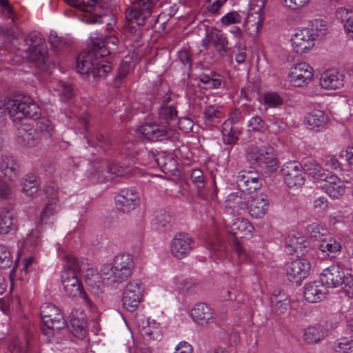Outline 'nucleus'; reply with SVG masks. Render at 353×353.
Segmentation results:
<instances>
[{
	"label": "nucleus",
	"instance_id": "nucleus-1",
	"mask_svg": "<svg viewBox=\"0 0 353 353\" xmlns=\"http://www.w3.org/2000/svg\"><path fill=\"white\" fill-rule=\"evenodd\" d=\"M83 271L82 266L72 256H65V268L61 274V281L65 295L75 299L81 298L89 306L91 301L83 290L81 283L77 278V274Z\"/></svg>",
	"mask_w": 353,
	"mask_h": 353
},
{
	"label": "nucleus",
	"instance_id": "nucleus-2",
	"mask_svg": "<svg viewBox=\"0 0 353 353\" xmlns=\"http://www.w3.org/2000/svg\"><path fill=\"white\" fill-rule=\"evenodd\" d=\"M153 2L152 0H137L125 11L126 23L125 29L139 41L141 37L140 26L145 24V20L151 15Z\"/></svg>",
	"mask_w": 353,
	"mask_h": 353
},
{
	"label": "nucleus",
	"instance_id": "nucleus-3",
	"mask_svg": "<svg viewBox=\"0 0 353 353\" xmlns=\"http://www.w3.org/2000/svg\"><path fill=\"white\" fill-rule=\"evenodd\" d=\"M133 267L134 261L130 254H119L114 256L112 263L102 265L101 274L111 282L122 283L131 275Z\"/></svg>",
	"mask_w": 353,
	"mask_h": 353
},
{
	"label": "nucleus",
	"instance_id": "nucleus-4",
	"mask_svg": "<svg viewBox=\"0 0 353 353\" xmlns=\"http://www.w3.org/2000/svg\"><path fill=\"white\" fill-rule=\"evenodd\" d=\"M99 52L80 53L77 59V70L81 74H92L94 79L105 77L111 71V66L105 59L99 58Z\"/></svg>",
	"mask_w": 353,
	"mask_h": 353
},
{
	"label": "nucleus",
	"instance_id": "nucleus-5",
	"mask_svg": "<svg viewBox=\"0 0 353 353\" xmlns=\"http://www.w3.org/2000/svg\"><path fill=\"white\" fill-rule=\"evenodd\" d=\"M320 280L326 287L337 288L343 285L344 291L349 297L353 296V276L345 274L343 268L337 264H333L323 270Z\"/></svg>",
	"mask_w": 353,
	"mask_h": 353
},
{
	"label": "nucleus",
	"instance_id": "nucleus-6",
	"mask_svg": "<svg viewBox=\"0 0 353 353\" xmlns=\"http://www.w3.org/2000/svg\"><path fill=\"white\" fill-rule=\"evenodd\" d=\"M7 110L10 117L14 121H20L23 118L37 119L41 114L39 106L28 97L8 99Z\"/></svg>",
	"mask_w": 353,
	"mask_h": 353
},
{
	"label": "nucleus",
	"instance_id": "nucleus-7",
	"mask_svg": "<svg viewBox=\"0 0 353 353\" xmlns=\"http://www.w3.org/2000/svg\"><path fill=\"white\" fill-rule=\"evenodd\" d=\"M57 213V205L54 202L47 203L41 210L37 218L36 225L27 235L26 239L21 243L20 246L23 249L31 250L37 248L41 243V227L47 224L50 219Z\"/></svg>",
	"mask_w": 353,
	"mask_h": 353
},
{
	"label": "nucleus",
	"instance_id": "nucleus-8",
	"mask_svg": "<svg viewBox=\"0 0 353 353\" xmlns=\"http://www.w3.org/2000/svg\"><path fill=\"white\" fill-rule=\"evenodd\" d=\"M131 170L123 165H104L95 162L90 165L87 174L88 179L93 182H105L113 180L117 176H123L130 173Z\"/></svg>",
	"mask_w": 353,
	"mask_h": 353
},
{
	"label": "nucleus",
	"instance_id": "nucleus-9",
	"mask_svg": "<svg viewBox=\"0 0 353 353\" xmlns=\"http://www.w3.org/2000/svg\"><path fill=\"white\" fill-rule=\"evenodd\" d=\"M42 320L41 331L48 337L54 336V330H60L65 326V321L59 309L54 304L44 303L40 307Z\"/></svg>",
	"mask_w": 353,
	"mask_h": 353
},
{
	"label": "nucleus",
	"instance_id": "nucleus-10",
	"mask_svg": "<svg viewBox=\"0 0 353 353\" xmlns=\"http://www.w3.org/2000/svg\"><path fill=\"white\" fill-rule=\"evenodd\" d=\"M144 286L138 279L128 282L122 294V305L128 312H134L143 300Z\"/></svg>",
	"mask_w": 353,
	"mask_h": 353
},
{
	"label": "nucleus",
	"instance_id": "nucleus-11",
	"mask_svg": "<svg viewBox=\"0 0 353 353\" xmlns=\"http://www.w3.org/2000/svg\"><path fill=\"white\" fill-rule=\"evenodd\" d=\"M317 34L309 27L296 30L291 38L292 48L298 54H304L310 51L314 46Z\"/></svg>",
	"mask_w": 353,
	"mask_h": 353
},
{
	"label": "nucleus",
	"instance_id": "nucleus-12",
	"mask_svg": "<svg viewBox=\"0 0 353 353\" xmlns=\"http://www.w3.org/2000/svg\"><path fill=\"white\" fill-rule=\"evenodd\" d=\"M29 48L27 50V57L35 62L38 66L46 64L47 47L45 41L39 33L30 34L26 38Z\"/></svg>",
	"mask_w": 353,
	"mask_h": 353
},
{
	"label": "nucleus",
	"instance_id": "nucleus-13",
	"mask_svg": "<svg viewBox=\"0 0 353 353\" xmlns=\"http://www.w3.org/2000/svg\"><path fill=\"white\" fill-rule=\"evenodd\" d=\"M267 0H251L246 23L250 34L258 35L260 32L265 19V6Z\"/></svg>",
	"mask_w": 353,
	"mask_h": 353
},
{
	"label": "nucleus",
	"instance_id": "nucleus-14",
	"mask_svg": "<svg viewBox=\"0 0 353 353\" xmlns=\"http://www.w3.org/2000/svg\"><path fill=\"white\" fill-rule=\"evenodd\" d=\"M312 68L305 62L294 64L290 69L288 77L290 83L296 87L308 84L313 79Z\"/></svg>",
	"mask_w": 353,
	"mask_h": 353
},
{
	"label": "nucleus",
	"instance_id": "nucleus-15",
	"mask_svg": "<svg viewBox=\"0 0 353 353\" xmlns=\"http://www.w3.org/2000/svg\"><path fill=\"white\" fill-rule=\"evenodd\" d=\"M225 224L228 232L233 235L235 239L250 237L254 230L252 223L243 217H229L225 220Z\"/></svg>",
	"mask_w": 353,
	"mask_h": 353
},
{
	"label": "nucleus",
	"instance_id": "nucleus-16",
	"mask_svg": "<svg viewBox=\"0 0 353 353\" xmlns=\"http://www.w3.org/2000/svg\"><path fill=\"white\" fill-rule=\"evenodd\" d=\"M160 121L161 124L147 123L141 125L137 131V135L146 140L154 141L169 137V128L165 123V119H161V112L160 113Z\"/></svg>",
	"mask_w": 353,
	"mask_h": 353
},
{
	"label": "nucleus",
	"instance_id": "nucleus-17",
	"mask_svg": "<svg viewBox=\"0 0 353 353\" xmlns=\"http://www.w3.org/2000/svg\"><path fill=\"white\" fill-rule=\"evenodd\" d=\"M303 166L297 161L285 163L281 169L285 183L290 188L300 187L305 183Z\"/></svg>",
	"mask_w": 353,
	"mask_h": 353
},
{
	"label": "nucleus",
	"instance_id": "nucleus-18",
	"mask_svg": "<svg viewBox=\"0 0 353 353\" xmlns=\"http://www.w3.org/2000/svg\"><path fill=\"white\" fill-rule=\"evenodd\" d=\"M310 268L308 260L299 258L287 265L286 274L290 281L301 283L309 275Z\"/></svg>",
	"mask_w": 353,
	"mask_h": 353
},
{
	"label": "nucleus",
	"instance_id": "nucleus-19",
	"mask_svg": "<svg viewBox=\"0 0 353 353\" xmlns=\"http://www.w3.org/2000/svg\"><path fill=\"white\" fill-rule=\"evenodd\" d=\"M194 241L185 233L176 234L171 241L170 250L174 257L181 259L190 254L193 248Z\"/></svg>",
	"mask_w": 353,
	"mask_h": 353
},
{
	"label": "nucleus",
	"instance_id": "nucleus-20",
	"mask_svg": "<svg viewBox=\"0 0 353 353\" xmlns=\"http://www.w3.org/2000/svg\"><path fill=\"white\" fill-rule=\"evenodd\" d=\"M268 196L263 193H255L254 195L250 196L247 201L248 214L254 219L264 216L268 212Z\"/></svg>",
	"mask_w": 353,
	"mask_h": 353
},
{
	"label": "nucleus",
	"instance_id": "nucleus-21",
	"mask_svg": "<svg viewBox=\"0 0 353 353\" xmlns=\"http://www.w3.org/2000/svg\"><path fill=\"white\" fill-rule=\"evenodd\" d=\"M236 183L239 189L250 196L256 193V190L261 186L259 174L252 172H240L237 176Z\"/></svg>",
	"mask_w": 353,
	"mask_h": 353
},
{
	"label": "nucleus",
	"instance_id": "nucleus-22",
	"mask_svg": "<svg viewBox=\"0 0 353 353\" xmlns=\"http://www.w3.org/2000/svg\"><path fill=\"white\" fill-rule=\"evenodd\" d=\"M91 37V42L94 51L99 52V56L105 57L117 50L119 39L114 35L109 37L101 34H94Z\"/></svg>",
	"mask_w": 353,
	"mask_h": 353
},
{
	"label": "nucleus",
	"instance_id": "nucleus-23",
	"mask_svg": "<svg viewBox=\"0 0 353 353\" xmlns=\"http://www.w3.org/2000/svg\"><path fill=\"white\" fill-rule=\"evenodd\" d=\"M247 156L250 160L259 165L265 164L267 166L273 167L276 164L272 148L270 147L259 148L256 145H250L247 150Z\"/></svg>",
	"mask_w": 353,
	"mask_h": 353
},
{
	"label": "nucleus",
	"instance_id": "nucleus-24",
	"mask_svg": "<svg viewBox=\"0 0 353 353\" xmlns=\"http://www.w3.org/2000/svg\"><path fill=\"white\" fill-rule=\"evenodd\" d=\"M161 119H165V123L168 124L169 132L172 130V128L178 124L179 129L185 132L192 130L193 122L187 118H183L178 120L177 111L172 107H164L161 110Z\"/></svg>",
	"mask_w": 353,
	"mask_h": 353
},
{
	"label": "nucleus",
	"instance_id": "nucleus-25",
	"mask_svg": "<svg viewBox=\"0 0 353 353\" xmlns=\"http://www.w3.org/2000/svg\"><path fill=\"white\" fill-rule=\"evenodd\" d=\"M139 194L132 189H123L115 198V204L120 212L128 213L134 210L139 203Z\"/></svg>",
	"mask_w": 353,
	"mask_h": 353
},
{
	"label": "nucleus",
	"instance_id": "nucleus-26",
	"mask_svg": "<svg viewBox=\"0 0 353 353\" xmlns=\"http://www.w3.org/2000/svg\"><path fill=\"white\" fill-rule=\"evenodd\" d=\"M319 83L326 90H337L344 87L345 75L336 69H330L321 73Z\"/></svg>",
	"mask_w": 353,
	"mask_h": 353
},
{
	"label": "nucleus",
	"instance_id": "nucleus-27",
	"mask_svg": "<svg viewBox=\"0 0 353 353\" xmlns=\"http://www.w3.org/2000/svg\"><path fill=\"white\" fill-rule=\"evenodd\" d=\"M323 184L321 185L324 192L332 199H339L345 192V182L334 174L321 178Z\"/></svg>",
	"mask_w": 353,
	"mask_h": 353
},
{
	"label": "nucleus",
	"instance_id": "nucleus-28",
	"mask_svg": "<svg viewBox=\"0 0 353 353\" xmlns=\"http://www.w3.org/2000/svg\"><path fill=\"white\" fill-rule=\"evenodd\" d=\"M190 316L194 323L205 326L213 321L214 311L208 305L199 303L192 307Z\"/></svg>",
	"mask_w": 353,
	"mask_h": 353
},
{
	"label": "nucleus",
	"instance_id": "nucleus-29",
	"mask_svg": "<svg viewBox=\"0 0 353 353\" xmlns=\"http://www.w3.org/2000/svg\"><path fill=\"white\" fill-rule=\"evenodd\" d=\"M303 294L304 298L307 302L316 303L325 299L327 289L321 280L319 281L310 282L305 286Z\"/></svg>",
	"mask_w": 353,
	"mask_h": 353
},
{
	"label": "nucleus",
	"instance_id": "nucleus-30",
	"mask_svg": "<svg viewBox=\"0 0 353 353\" xmlns=\"http://www.w3.org/2000/svg\"><path fill=\"white\" fill-rule=\"evenodd\" d=\"M286 246L290 248V252L303 255L307 252L309 243L302 234L298 232L290 233L285 240Z\"/></svg>",
	"mask_w": 353,
	"mask_h": 353
},
{
	"label": "nucleus",
	"instance_id": "nucleus-31",
	"mask_svg": "<svg viewBox=\"0 0 353 353\" xmlns=\"http://www.w3.org/2000/svg\"><path fill=\"white\" fill-rule=\"evenodd\" d=\"M0 171L5 177L13 181L19 176L20 168L13 157L2 155L0 159Z\"/></svg>",
	"mask_w": 353,
	"mask_h": 353
},
{
	"label": "nucleus",
	"instance_id": "nucleus-32",
	"mask_svg": "<svg viewBox=\"0 0 353 353\" xmlns=\"http://www.w3.org/2000/svg\"><path fill=\"white\" fill-rule=\"evenodd\" d=\"M328 122L326 114L320 110H314L309 112L305 118V123L311 130L320 131Z\"/></svg>",
	"mask_w": 353,
	"mask_h": 353
},
{
	"label": "nucleus",
	"instance_id": "nucleus-33",
	"mask_svg": "<svg viewBox=\"0 0 353 353\" xmlns=\"http://www.w3.org/2000/svg\"><path fill=\"white\" fill-rule=\"evenodd\" d=\"M326 333L321 325H310L306 327L303 332V341L307 344L320 343L325 338Z\"/></svg>",
	"mask_w": 353,
	"mask_h": 353
},
{
	"label": "nucleus",
	"instance_id": "nucleus-34",
	"mask_svg": "<svg viewBox=\"0 0 353 353\" xmlns=\"http://www.w3.org/2000/svg\"><path fill=\"white\" fill-rule=\"evenodd\" d=\"M335 14L343 23L345 32L353 37V10L340 7L336 9Z\"/></svg>",
	"mask_w": 353,
	"mask_h": 353
},
{
	"label": "nucleus",
	"instance_id": "nucleus-35",
	"mask_svg": "<svg viewBox=\"0 0 353 353\" xmlns=\"http://www.w3.org/2000/svg\"><path fill=\"white\" fill-rule=\"evenodd\" d=\"M190 181L194 185L196 195L199 198L205 200L207 194L205 189V177L203 172L200 169H194L190 174Z\"/></svg>",
	"mask_w": 353,
	"mask_h": 353
},
{
	"label": "nucleus",
	"instance_id": "nucleus-36",
	"mask_svg": "<svg viewBox=\"0 0 353 353\" xmlns=\"http://www.w3.org/2000/svg\"><path fill=\"white\" fill-rule=\"evenodd\" d=\"M70 332L77 338L83 339L87 334V323L83 316H73L70 320Z\"/></svg>",
	"mask_w": 353,
	"mask_h": 353
},
{
	"label": "nucleus",
	"instance_id": "nucleus-37",
	"mask_svg": "<svg viewBox=\"0 0 353 353\" xmlns=\"http://www.w3.org/2000/svg\"><path fill=\"white\" fill-rule=\"evenodd\" d=\"M341 249L340 243L333 238L324 239L319 245V250L330 257H334L336 253L340 252Z\"/></svg>",
	"mask_w": 353,
	"mask_h": 353
},
{
	"label": "nucleus",
	"instance_id": "nucleus-38",
	"mask_svg": "<svg viewBox=\"0 0 353 353\" xmlns=\"http://www.w3.org/2000/svg\"><path fill=\"white\" fill-rule=\"evenodd\" d=\"M14 229V218L12 212L6 209L0 211V233L6 234Z\"/></svg>",
	"mask_w": 353,
	"mask_h": 353
},
{
	"label": "nucleus",
	"instance_id": "nucleus-39",
	"mask_svg": "<svg viewBox=\"0 0 353 353\" xmlns=\"http://www.w3.org/2000/svg\"><path fill=\"white\" fill-rule=\"evenodd\" d=\"M212 42L220 54H225L229 48L227 36L221 31H216L212 34Z\"/></svg>",
	"mask_w": 353,
	"mask_h": 353
},
{
	"label": "nucleus",
	"instance_id": "nucleus-40",
	"mask_svg": "<svg viewBox=\"0 0 353 353\" xmlns=\"http://www.w3.org/2000/svg\"><path fill=\"white\" fill-rule=\"evenodd\" d=\"M18 143L22 146L31 148L38 144V141L34 137L33 130H26L22 128L19 131Z\"/></svg>",
	"mask_w": 353,
	"mask_h": 353
},
{
	"label": "nucleus",
	"instance_id": "nucleus-41",
	"mask_svg": "<svg viewBox=\"0 0 353 353\" xmlns=\"http://www.w3.org/2000/svg\"><path fill=\"white\" fill-rule=\"evenodd\" d=\"M303 172L312 176L315 180L321 181V178H325V174L322 172L321 167L314 161H307L303 166Z\"/></svg>",
	"mask_w": 353,
	"mask_h": 353
},
{
	"label": "nucleus",
	"instance_id": "nucleus-42",
	"mask_svg": "<svg viewBox=\"0 0 353 353\" xmlns=\"http://www.w3.org/2000/svg\"><path fill=\"white\" fill-rule=\"evenodd\" d=\"M157 162L165 173H172L177 170L176 161L170 155L159 154L157 158Z\"/></svg>",
	"mask_w": 353,
	"mask_h": 353
},
{
	"label": "nucleus",
	"instance_id": "nucleus-43",
	"mask_svg": "<svg viewBox=\"0 0 353 353\" xmlns=\"http://www.w3.org/2000/svg\"><path fill=\"white\" fill-rule=\"evenodd\" d=\"M334 348L339 353H352L353 339L350 337H341L335 342Z\"/></svg>",
	"mask_w": 353,
	"mask_h": 353
},
{
	"label": "nucleus",
	"instance_id": "nucleus-44",
	"mask_svg": "<svg viewBox=\"0 0 353 353\" xmlns=\"http://www.w3.org/2000/svg\"><path fill=\"white\" fill-rule=\"evenodd\" d=\"M272 302L274 303L272 310L277 314H285L290 306V300L285 295L281 296L279 299L274 296V298H272Z\"/></svg>",
	"mask_w": 353,
	"mask_h": 353
},
{
	"label": "nucleus",
	"instance_id": "nucleus-45",
	"mask_svg": "<svg viewBox=\"0 0 353 353\" xmlns=\"http://www.w3.org/2000/svg\"><path fill=\"white\" fill-rule=\"evenodd\" d=\"M22 189L23 193L27 196H31L38 191V183L35 176H27L22 182Z\"/></svg>",
	"mask_w": 353,
	"mask_h": 353
},
{
	"label": "nucleus",
	"instance_id": "nucleus-46",
	"mask_svg": "<svg viewBox=\"0 0 353 353\" xmlns=\"http://www.w3.org/2000/svg\"><path fill=\"white\" fill-rule=\"evenodd\" d=\"M265 105L270 108H277L283 104V100L281 95L277 92H269L263 94V97Z\"/></svg>",
	"mask_w": 353,
	"mask_h": 353
},
{
	"label": "nucleus",
	"instance_id": "nucleus-47",
	"mask_svg": "<svg viewBox=\"0 0 353 353\" xmlns=\"http://www.w3.org/2000/svg\"><path fill=\"white\" fill-rule=\"evenodd\" d=\"M12 265L10 252L3 245H0V268L8 269Z\"/></svg>",
	"mask_w": 353,
	"mask_h": 353
},
{
	"label": "nucleus",
	"instance_id": "nucleus-48",
	"mask_svg": "<svg viewBox=\"0 0 353 353\" xmlns=\"http://www.w3.org/2000/svg\"><path fill=\"white\" fill-rule=\"evenodd\" d=\"M37 130L46 136H52L54 132V127L50 121L47 118H41L37 123Z\"/></svg>",
	"mask_w": 353,
	"mask_h": 353
},
{
	"label": "nucleus",
	"instance_id": "nucleus-49",
	"mask_svg": "<svg viewBox=\"0 0 353 353\" xmlns=\"http://www.w3.org/2000/svg\"><path fill=\"white\" fill-rule=\"evenodd\" d=\"M241 21V16L236 11L230 12L223 15L221 19V22L223 26L239 23Z\"/></svg>",
	"mask_w": 353,
	"mask_h": 353
},
{
	"label": "nucleus",
	"instance_id": "nucleus-50",
	"mask_svg": "<svg viewBox=\"0 0 353 353\" xmlns=\"http://www.w3.org/2000/svg\"><path fill=\"white\" fill-rule=\"evenodd\" d=\"M222 117L221 112L214 105L208 106L204 111L203 118L205 122H212Z\"/></svg>",
	"mask_w": 353,
	"mask_h": 353
},
{
	"label": "nucleus",
	"instance_id": "nucleus-51",
	"mask_svg": "<svg viewBox=\"0 0 353 353\" xmlns=\"http://www.w3.org/2000/svg\"><path fill=\"white\" fill-rule=\"evenodd\" d=\"M314 32L317 34V37L319 34H324L327 29V22L322 19H315L311 21V28Z\"/></svg>",
	"mask_w": 353,
	"mask_h": 353
},
{
	"label": "nucleus",
	"instance_id": "nucleus-52",
	"mask_svg": "<svg viewBox=\"0 0 353 353\" xmlns=\"http://www.w3.org/2000/svg\"><path fill=\"white\" fill-rule=\"evenodd\" d=\"M325 165L327 168V169H330L333 171L341 170L342 168L341 163L337 159L336 156L332 154H329L325 157Z\"/></svg>",
	"mask_w": 353,
	"mask_h": 353
},
{
	"label": "nucleus",
	"instance_id": "nucleus-53",
	"mask_svg": "<svg viewBox=\"0 0 353 353\" xmlns=\"http://www.w3.org/2000/svg\"><path fill=\"white\" fill-rule=\"evenodd\" d=\"M233 250L236 255L238 263H243L247 261L248 259V254L241 246L239 241H236L234 242Z\"/></svg>",
	"mask_w": 353,
	"mask_h": 353
},
{
	"label": "nucleus",
	"instance_id": "nucleus-54",
	"mask_svg": "<svg viewBox=\"0 0 353 353\" xmlns=\"http://www.w3.org/2000/svg\"><path fill=\"white\" fill-rule=\"evenodd\" d=\"M58 86V90L60 92V95L62 101H65L72 96V88H71L70 85L63 81H60L59 83Z\"/></svg>",
	"mask_w": 353,
	"mask_h": 353
},
{
	"label": "nucleus",
	"instance_id": "nucleus-55",
	"mask_svg": "<svg viewBox=\"0 0 353 353\" xmlns=\"http://www.w3.org/2000/svg\"><path fill=\"white\" fill-rule=\"evenodd\" d=\"M49 43L50 46L54 49H59L66 43L63 38L57 36V32H50L49 35Z\"/></svg>",
	"mask_w": 353,
	"mask_h": 353
},
{
	"label": "nucleus",
	"instance_id": "nucleus-56",
	"mask_svg": "<svg viewBox=\"0 0 353 353\" xmlns=\"http://www.w3.org/2000/svg\"><path fill=\"white\" fill-rule=\"evenodd\" d=\"M240 202L241 198L236 193H231L225 200V208L228 210H235Z\"/></svg>",
	"mask_w": 353,
	"mask_h": 353
},
{
	"label": "nucleus",
	"instance_id": "nucleus-57",
	"mask_svg": "<svg viewBox=\"0 0 353 353\" xmlns=\"http://www.w3.org/2000/svg\"><path fill=\"white\" fill-rule=\"evenodd\" d=\"M310 0H282L283 4L289 8L296 9L307 4Z\"/></svg>",
	"mask_w": 353,
	"mask_h": 353
},
{
	"label": "nucleus",
	"instance_id": "nucleus-58",
	"mask_svg": "<svg viewBox=\"0 0 353 353\" xmlns=\"http://www.w3.org/2000/svg\"><path fill=\"white\" fill-rule=\"evenodd\" d=\"M321 226L316 223H313L307 227V233L311 237L317 239L321 235Z\"/></svg>",
	"mask_w": 353,
	"mask_h": 353
},
{
	"label": "nucleus",
	"instance_id": "nucleus-59",
	"mask_svg": "<svg viewBox=\"0 0 353 353\" xmlns=\"http://www.w3.org/2000/svg\"><path fill=\"white\" fill-rule=\"evenodd\" d=\"M174 353H193V347L189 343L181 341L175 347Z\"/></svg>",
	"mask_w": 353,
	"mask_h": 353
},
{
	"label": "nucleus",
	"instance_id": "nucleus-60",
	"mask_svg": "<svg viewBox=\"0 0 353 353\" xmlns=\"http://www.w3.org/2000/svg\"><path fill=\"white\" fill-rule=\"evenodd\" d=\"M235 48H238V52L235 55V61L239 64H242L246 59L245 47H241L240 45L236 44Z\"/></svg>",
	"mask_w": 353,
	"mask_h": 353
},
{
	"label": "nucleus",
	"instance_id": "nucleus-61",
	"mask_svg": "<svg viewBox=\"0 0 353 353\" xmlns=\"http://www.w3.org/2000/svg\"><path fill=\"white\" fill-rule=\"evenodd\" d=\"M12 194V190L5 182H0V197L3 199L10 198Z\"/></svg>",
	"mask_w": 353,
	"mask_h": 353
},
{
	"label": "nucleus",
	"instance_id": "nucleus-62",
	"mask_svg": "<svg viewBox=\"0 0 353 353\" xmlns=\"http://www.w3.org/2000/svg\"><path fill=\"white\" fill-rule=\"evenodd\" d=\"M248 127L254 131L260 130L262 127V119L258 116L252 117L248 121Z\"/></svg>",
	"mask_w": 353,
	"mask_h": 353
},
{
	"label": "nucleus",
	"instance_id": "nucleus-63",
	"mask_svg": "<svg viewBox=\"0 0 353 353\" xmlns=\"http://www.w3.org/2000/svg\"><path fill=\"white\" fill-rule=\"evenodd\" d=\"M130 70V64L128 62H123L118 70L117 77L123 79L127 76Z\"/></svg>",
	"mask_w": 353,
	"mask_h": 353
},
{
	"label": "nucleus",
	"instance_id": "nucleus-64",
	"mask_svg": "<svg viewBox=\"0 0 353 353\" xmlns=\"http://www.w3.org/2000/svg\"><path fill=\"white\" fill-rule=\"evenodd\" d=\"M227 0H215L210 6L208 7V10L212 14H219L220 8L223 6V5L226 2Z\"/></svg>",
	"mask_w": 353,
	"mask_h": 353
}]
</instances>
